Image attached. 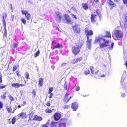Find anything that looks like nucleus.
<instances>
[{
    "label": "nucleus",
    "instance_id": "obj_1",
    "mask_svg": "<svg viewBox=\"0 0 127 127\" xmlns=\"http://www.w3.org/2000/svg\"><path fill=\"white\" fill-rule=\"evenodd\" d=\"M105 37L111 38V36L110 32L106 31L105 35L102 37L98 36L96 37L94 41V43L99 44V47L100 48H103L104 47L108 46L109 41L105 39L104 38Z\"/></svg>",
    "mask_w": 127,
    "mask_h": 127
},
{
    "label": "nucleus",
    "instance_id": "obj_2",
    "mask_svg": "<svg viewBox=\"0 0 127 127\" xmlns=\"http://www.w3.org/2000/svg\"><path fill=\"white\" fill-rule=\"evenodd\" d=\"M83 42L79 40L75 43V46H73L71 49L72 53L74 56H76L79 54L80 52V49L81 48Z\"/></svg>",
    "mask_w": 127,
    "mask_h": 127
},
{
    "label": "nucleus",
    "instance_id": "obj_3",
    "mask_svg": "<svg viewBox=\"0 0 127 127\" xmlns=\"http://www.w3.org/2000/svg\"><path fill=\"white\" fill-rule=\"evenodd\" d=\"M120 27L118 26L116 27V29H115L113 31L112 37L115 40H119V38H122L123 35V32L121 30L117 29Z\"/></svg>",
    "mask_w": 127,
    "mask_h": 127
},
{
    "label": "nucleus",
    "instance_id": "obj_4",
    "mask_svg": "<svg viewBox=\"0 0 127 127\" xmlns=\"http://www.w3.org/2000/svg\"><path fill=\"white\" fill-rule=\"evenodd\" d=\"M90 69L91 73L93 75L94 77L99 78L105 77V75L104 74L102 75L101 72L96 68L94 67L93 66H90Z\"/></svg>",
    "mask_w": 127,
    "mask_h": 127
},
{
    "label": "nucleus",
    "instance_id": "obj_5",
    "mask_svg": "<svg viewBox=\"0 0 127 127\" xmlns=\"http://www.w3.org/2000/svg\"><path fill=\"white\" fill-rule=\"evenodd\" d=\"M97 16L96 15L92 14L91 16L90 19L91 23L95 26L98 25V23L96 19Z\"/></svg>",
    "mask_w": 127,
    "mask_h": 127
},
{
    "label": "nucleus",
    "instance_id": "obj_6",
    "mask_svg": "<svg viewBox=\"0 0 127 127\" xmlns=\"http://www.w3.org/2000/svg\"><path fill=\"white\" fill-rule=\"evenodd\" d=\"M74 32L76 33L79 34L81 32V29L79 26L78 24H76L72 26Z\"/></svg>",
    "mask_w": 127,
    "mask_h": 127
},
{
    "label": "nucleus",
    "instance_id": "obj_7",
    "mask_svg": "<svg viewBox=\"0 0 127 127\" xmlns=\"http://www.w3.org/2000/svg\"><path fill=\"white\" fill-rule=\"evenodd\" d=\"M29 11L22 10L21 12L23 15H24L25 18L28 20H30L31 18V14L29 13Z\"/></svg>",
    "mask_w": 127,
    "mask_h": 127
},
{
    "label": "nucleus",
    "instance_id": "obj_8",
    "mask_svg": "<svg viewBox=\"0 0 127 127\" xmlns=\"http://www.w3.org/2000/svg\"><path fill=\"white\" fill-rule=\"evenodd\" d=\"M85 32L87 37L88 38L89 37V36L92 35L93 34V31L92 30H89V28L87 27L85 29Z\"/></svg>",
    "mask_w": 127,
    "mask_h": 127
},
{
    "label": "nucleus",
    "instance_id": "obj_9",
    "mask_svg": "<svg viewBox=\"0 0 127 127\" xmlns=\"http://www.w3.org/2000/svg\"><path fill=\"white\" fill-rule=\"evenodd\" d=\"M56 15L55 18L56 21L58 23L61 22L62 18V16L60 13L58 12L55 13Z\"/></svg>",
    "mask_w": 127,
    "mask_h": 127
},
{
    "label": "nucleus",
    "instance_id": "obj_10",
    "mask_svg": "<svg viewBox=\"0 0 127 127\" xmlns=\"http://www.w3.org/2000/svg\"><path fill=\"white\" fill-rule=\"evenodd\" d=\"M60 123L59 124L58 127H65L66 124L67 120L65 118L61 119L60 120Z\"/></svg>",
    "mask_w": 127,
    "mask_h": 127
},
{
    "label": "nucleus",
    "instance_id": "obj_11",
    "mask_svg": "<svg viewBox=\"0 0 127 127\" xmlns=\"http://www.w3.org/2000/svg\"><path fill=\"white\" fill-rule=\"evenodd\" d=\"M107 3L110 9H112L114 7L116 6V4L111 0H107Z\"/></svg>",
    "mask_w": 127,
    "mask_h": 127
},
{
    "label": "nucleus",
    "instance_id": "obj_12",
    "mask_svg": "<svg viewBox=\"0 0 127 127\" xmlns=\"http://www.w3.org/2000/svg\"><path fill=\"white\" fill-rule=\"evenodd\" d=\"M31 118H30V116L28 121L29 122H31L32 120L38 121H42L43 119V118L41 116H38L37 115H35L34 116V117L32 120L31 119Z\"/></svg>",
    "mask_w": 127,
    "mask_h": 127
},
{
    "label": "nucleus",
    "instance_id": "obj_13",
    "mask_svg": "<svg viewBox=\"0 0 127 127\" xmlns=\"http://www.w3.org/2000/svg\"><path fill=\"white\" fill-rule=\"evenodd\" d=\"M61 116V114L60 113L56 112L54 115V119L55 121H58L60 119Z\"/></svg>",
    "mask_w": 127,
    "mask_h": 127
},
{
    "label": "nucleus",
    "instance_id": "obj_14",
    "mask_svg": "<svg viewBox=\"0 0 127 127\" xmlns=\"http://www.w3.org/2000/svg\"><path fill=\"white\" fill-rule=\"evenodd\" d=\"M87 41H86L87 46L88 48L90 50L91 49V46L92 40L91 39H89V37L88 38L87 37Z\"/></svg>",
    "mask_w": 127,
    "mask_h": 127
},
{
    "label": "nucleus",
    "instance_id": "obj_15",
    "mask_svg": "<svg viewBox=\"0 0 127 127\" xmlns=\"http://www.w3.org/2000/svg\"><path fill=\"white\" fill-rule=\"evenodd\" d=\"M22 119H26L28 118V116L25 112H22L17 115Z\"/></svg>",
    "mask_w": 127,
    "mask_h": 127
},
{
    "label": "nucleus",
    "instance_id": "obj_16",
    "mask_svg": "<svg viewBox=\"0 0 127 127\" xmlns=\"http://www.w3.org/2000/svg\"><path fill=\"white\" fill-rule=\"evenodd\" d=\"M71 107L73 111H76L78 108V104L76 102H73L72 104Z\"/></svg>",
    "mask_w": 127,
    "mask_h": 127
},
{
    "label": "nucleus",
    "instance_id": "obj_17",
    "mask_svg": "<svg viewBox=\"0 0 127 127\" xmlns=\"http://www.w3.org/2000/svg\"><path fill=\"white\" fill-rule=\"evenodd\" d=\"M65 19L66 20V22L68 23H71L72 22L70 18V17L67 14H65L64 15Z\"/></svg>",
    "mask_w": 127,
    "mask_h": 127
},
{
    "label": "nucleus",
    "instance_id": "obj_18",
    "mask_svg": "<svg viewBox=\"0 0 127 127\" xmlns=\"http://www.w3.org/2000/svg\"><path fill=\"white\" fill-rule=\"evenodd\" d=\"M11 86L15 88H18L20 86L23 87L25 86V85L23 84H19L18 83H14L12 84L11 85Z\"/></svg>",
    "mask_w": 127,
    "mask_h": 127
},
{
    "label": "nucleus",
    "instance_id": "obj_19",
    "mask_svg": "<svg viewBox=\"0 0 127 127\" xmlns=\"http://www.w3.org/2000/svg\"><path fill=\"white\" fill-rule=\"evenodd\" d=\"M69 95V94L67 92L64 96L63 101L65 103H67L69 100L68 98V96Z\"/></svg>",
    "mask_w": 127,
    "mask_h": 127
},
{
    "label": "nucleus",
    "instance_id": "obj_20",
    "mask_svg": "<svg viewBox=\"0 0 127 127\" xmlns=\"http://www.w3.org/2000/svg\"><path fill=\"white\" fill-rule=\"evenodd\" d=\"M43 81L44 79L43 78L41 77L39 79L38 83L39 87H41L43 86Z\"/></svg>",
    "mask_w": 127,
    "mask_h": 127
},
{
    "label": "nucleus",
    "instance_id": "obj_21",
    "mask_svg": "<svg viewBox=\"0 0 127 127\" xmlns=\"http://www.w3.org/2000/svg\"><path fill=\"white\" fill-rule=\"evenodd\" d=\"M82 8L85 10H87L89 8V6L87 3H82Z\"/></svg>",
    "mask_w": 127,
    "mask_h": 127
},
{
    "label": "nucleus",
    "instance_id": "obj_22",
    "mask_svg": "<svg viewBox=\"0 0 127 127\" xmlns=\"http://www.w3.org/2000/svg\"><path fill=\"white\" fill-rule=\"evenodd\" d=\"M7 16L6 13H5L3 16H2V23L3 25H4V27H6V23L5 22L4 18H6L7 17Z\"/></svg>",
    "mask_w": 127,
    "mask_h": 127
},
{
    "label": "nucleus",
    "instance_id": "obj_23",
    "mask_svg": "<svg viewBox=\"0 0 127 127\" xmlns=\"http://www.w3.org/2000/svg\"><path fill=\"white\" fill-rule=\"evenodd\" d=\"M58 122L52 121L51 123V127H57V123Z\"/></svg>",
    "mask_w": 127,
    "mask_h": 127
},
{
    "label": "nucleus",
    "instance_id": "obj_24",
    "mask_svg": "<svg viewBox=\"0 0 127 127\" xmlns=\"http://www.w3.org/2000/svg\"><path fill=\"white\" fill-rule=\"evenodd\" d=\"M16 117V116L15 115L14 117H13L11 119V122L9 123V124H10L11 123L12 125H14L16 122V119L15 118Z\"/></svg>",
    "mask_w": 127,
    "mask_h": 127
},
{
    "label": "nucleus",
    "instance_id": "obj_25",
    "mask_svg": "<svg viewBox=\"0 0 127 127\" xmlns=\"http://www.w3.org/2000/svg\"><path fill=\"white\" fill-rule=\"evenodd\" d=\"M6 109L8 113H10L12 111V108L11 106L10 105H7L6 107Z\"/></svg>",
    "mask_w": 127,
    "mask_h": 127
},
{
    "label": "nucleus",
    "instance_id": "obj_26",
    "mask_svg": "<svg viewBox=\"0 0 127 127\" xmlns=\"http://www.w3.org/2000/svg\"><path fill=\"white\" fill-rule=\"evenodd\" d=\"M19 65H14L13 66V69H12V71L13 72H14L16 70H17L19 67Z\"/></svg>",
    "mask_w": 127,
    "mask_h": 127
},
{
    "label": "nucleus",
    "instance_id": "obj_27",
    "mask_svg": "<svg viewBox=\"0 0 127 127\" xmlns=\"http://www.w3.org/2000/svg\"><path fill=\"white\" fill-rule=\"evenodd\" d=\"M54 110V109L51 110L49 108H47L45 110V112L47 113H50L52 112V111Z\"/></svg>",
    "mask_w": 127,
    "mask_h": 127
},
{
    "label": "nucleus",
    "instance_id": "obj_28",
    "mask_svg": "<svg viewBox=\"0 0 127 127\" xmlns=\"http://www.w3.org/2000/svg\"><path fill=\"white\" fill-rule=\"evenodd\" d=\"M63 47L62 45V44L60 45V43H58L57 44L55 45L54 47L55 48H63Z\"/></svg>",
    "mask_w": 127,
    "mask_h": 127
},
{
    "label": "nucleus",
    "instance_id": "obj_29",
    "mask_svg": "<svg viewBox=\"0 0 127 127\" xmlns=\"http://www.w3.org/2000/svg\"><path fill=\"white\" fill-rule=\"evenodd\" d=\"M7 93L5 92L4 93L3 95H2L1 96V98L5 100L6 97V94Z\"/></svg>",
    "mask_w": 127,
    "mask_h": 127
},
{
    "label": "nucleus",
    "instance_id": "obj_30",
    "mask_svg": "<svg viewBox=\"0 0 127 127\" xmlns=\"http://www.w3.org/2000/svg\"><path fill=\"white\" fill-rule=\"evenodd\" d=\"M5 28L4 27V32L3 33V37H7V31Z\"/></svg>",
    "mask_w": 127,
    "mask_h": 127
},
{
    "label": "nucleus",
    "instance_id": "obj_31",
    "mask_svg": "<svg viewBox=\"0 0 127 127\" xmlns=\"http://www.w3.org/2000/svg\"><path fill=\"white\" fill-rule=\"evenodd\" d=\"M40 53V51L39 50H37L34 54V57L36 58L38 56Z\"/></svg>",
    "mask_w": 127,
    "mask_h": 127
},
{
    "label": "nucleus",
    "instance_id": "obj_32",
    "mask_svg": "<svg viewBox=\"0 0 127 127\" xmlns=\"http://www.w3.org/2000/svg\"><path fill=\"white\" fill-rule=\"evenodd\" d=\"M96 13L97 15L99 16V17H100L101 16V15L100 14V11L99 10L96 9Z\"/></svg>",
    "mask_w": 127,
    "mask_h": 127
},
{
    "label": "nucleus",
    "instance_id": "obj_33",
    "mask_svg": "<svg viewBox=\"0 0 127 127\" xmlns=\"http://www.w3.org/2000/svg\"><path fill=\"white\" fill-rule=\"evenodd\" d=\"M21 22L22 23L26 25V20L25 19V18L23 17L22 18H21Z\"/></svg>",
    "mask_w": 127,
    "mask_h": 127
},
{
    "label": "nucleus",
    "instance_id": "obj_34",
    "mask_svg": "<svg viewBox=\"0 0 127 127\" xmlns=\"http://www.w3.org/2000/svg\"><path fill=\"white\" fill-rule=\"evenodd\" d=\"M90 70L88 68H86L85 70L84 71L85 74L86 75L89 74L90 73Z\"/></svg>",
    "mask_w": 127,
    "mask_h": 127
},
{
    "label": "nucleus",
    "instance_id": "obj_35",
    "mask_svg": "<svg viewBox=\"0 0 127 127\" xmlns=\"http://www.w3.org/2000/svg\"><path fill=\"white\" fill-rule=\"evenodd\" d=\"M25 77L27 79H30L29 74L28 72H26L25 73Z\"/></svg>",
    "mask_w": 127,
    "mask_h": 127
},
{
    "label": "nucleus",
    "instance_id": "obj_36",
    "mask_svg": "<svg viewBox=\"0 0 127 127\" xmlns=\"http://www.w3.org/2000/svg\"><path fill=\"white\" fill-rule=\"evenodd\" d=\"M77 63H78V62L77 61L76 58H75L72 60L71 62V63L72 64H75Z\"/></svg>",
    "mask_w": 127,
    "mask_h": 127
},
{
    "label": "nucleus",
    "instance_id": "obj_37",
    "mask_svg": "<svg viewBox=\"0 0 127 127\" xmlns=\"http://www.w3.org/2000/svg\"><path fill=\"white\" fill-rule=\"evenodd\" d=\"M83 57H78L77 58H76L77 61L78 62H80L83 59Z\"/></svg>",
    "mask_w": 127,
    "mask_h": 127
},
{
    "label": "nucleus",
    "instance_id": "obj_38",
    "mask_svg": "<svg viewBox=\"0 0 127 127\" xmlns=\"http://www.w3.org/2000/svg\"><path fill=\"white\" fill-rule=\"evenodd\" d=\"M64 88L65 90H66L67 91H68L69 90V88L67 87V85L65 83L64 84Z\"/></svg>",
    "mask_w": 127,
    "mask_h": 127
},
{
    "label": "nucleus",
    "instance_id": "obj_39",
    "mask_svg": "<svg viewBox=\"0 0 127 127\" xmlns=\"http://www.w3.org/2000/svg\"><path fill=\"white\" fill-rule=\"evenodd\" d=\"M33 95V97H35L36 95V92L35 89H33L32 90V92L31 93Z\"/></svg>",
    "mask_w": 127,
    "mask_h": 127
},
{
    "label": "nucleus",
    "instance_id": "obj_40",
    "mask_svg": "<svg viewBox=\"0 0 127 127\" xmlns=\"http://www.w3.org/2000/svg\"><path fill=\"white\" fill-rule=\"evenodd\" d=\"M18 42L17 43H15L14 44L12 45L11 46V47H12L13 48H15L17 47L18 46Z\"/></svg>",
    "mask_w": 127,
    "mask_h": 127
},
{
    "label": "nucleus",
    "instance_id": "obj_41",
    "mask_svg": "<svg viewBox=\"0 0 127 127\" xmlns=\"http://www.w3.org/2000/svg\"><path fill=\"white\" fill-rule=\"evenodd\" d=\"M49 90L48 92V94H50L51 93H52V92L53 91V89L52 87H50L49 88Z\"/></svg>",
    "mask_w": 127,
    "mask_h": 127
},
{
    "label": "nucleus",
    "instance_id": "obj_42",
    "mask_svg": "<svg viewBox=\"0 0 127 127\" xmlns=\"http://www.w3.org/2000/svg\"><path fill=\"white\" fill-rule=\"evenodd\" d=\"M8 97L11 101H13L14 100V97L11 96V95H9Z\"/></svg>",
    "mask_w": 127,
    "mask_h": 127
},
{
    "label": "nucleus",
    "instance_id": "obj_43",
    "mask_svg": "<svg viewBox=\"0 0 127 127\" xmlns=\"http://www.w3.org/2000/svg\"><path fill=\"white\" fill-rule=\"evenodd\" d=\"M2 75L0 73V83H1L2 82Z\"/></svg>",
    "mask_w": 127,
    "mask_h": 127
},
{
    "label": "nucleus",
    "instance_id": "obj_44",
    "mask_svg": "<svg viewBox=\"0 0 127 127\" xmlns=\"http://www.w3.org/2000/svg\"><path fill=\"white\" fill-rule=\"evenodd\" d=\"M69 105H65L64 106L63 108L65 109H67L69 108Z\"/></svg>",
    "mask_w": 127,
    "mask_h": 127
},
{
    "label": "nucleus",
    "instance_id": "obj_45",
    "mask_svg": "<svg viewBox=\"0 0 127 127\" xmlns=\"http://www.w3.org/2000/svg\"><path fill=\"white\" fill-rule=\"evenodd\" d=\"M80 89V87L78 86H77L75 88V90L76 91H78Z\"/></svg>",
    "mask_w": 127,
    "mask_h": 127
},
{
    "label": "nucleus",
    "instance_id": "obj_46",
    "mask_svg": "<svg viewBox=\"0 0 127 127\" xmlns=\"http://www.w3.org/2000/svg\"><path fill=\"white\" fill-rule=\"evenodd\" d=\"M46 105L48 106H49L51 105V103L49 101L47 102Z\"/></svg>",
    "mask_w": 127,
    "mask_h": 127
},
{
    "label": "nucleus",
    "instance_id": "obj_47",
    "mask_svg": "<svg viewBox=\"0 0 127 127\" xmlns=\"http://www.w3.org/2000/svg\"><path fill=\"white\" fill-rule=\"evenodd\" d=\"M6 86L5 85H2V86H0V89H3L5 88Z\"/></svg>",
    "mask_w": 127,
    "mask_h": 127
},
{
    "label": "nucleus",
    "instance_id": "obj_48",
    "mask_svg": "<svg viewBox=\"0 0 127 127\" xmlns=\"http://www.w3.org/2000/svg\"><path fill=\"white\" fill-rule=\"evenodd\" d=\"M3 106V104L2 102L0 101V109H1Z\"/></svg>",
    "mask_w": 127,
    "mask_h": 127
},
{
    "label": "nucleus",
    "instance_id": "obj_49",
    "mask_svg": "<svg viewBox=\"0 0 127 127\" xmlns=\"http://www.w3.org/2000/svg\"><path fill=\"white\" fill-rule=\"evenodd\" d=\"M123 3L127 5V0H123Z\"/></svg>",
    "mask_w": 127,
    "mask_h": 127
},
{
    "label": "nucleus",
    "instance_id": "obj_50",
    "mask_svg": "<svg viewBox=\"0 0 127 127\" xmlns=\"http://www.w3.org/2000/svg\"><path fill=\"white\" fill-rule=\"evenodd\" d=\"M16 74L18 76H21L20 74H19V72L18 71H17L16 72Z\"/></svg>",
    "mask_w": 127,
    "mask_h": 127
},
{
    "label": "nucleus",
    "instance_id": "obj_51",
    "mask_svg": "<svg viewBox=\"0 0 127 127\" xmlns=\"http://www.w3.org/2000/svg\"><path fill=\"white\" fill-rule=\"evenodd\" d=\"M114 45V43L113 42H112L111 43V47H109V48L110 49H111V48H113V46Z\"/></svg>",
    "mask_w": 127,
    "mask_h": 127
},
{
    "label": "nucleus",
    "instance_id": "obj_52",
    "mask_svg": "<svg viewBox=\"0 0 127 127\" xmlns=\"http://www.w3.org/2000/svg\"><path fill=\"white\" fill-rule=\"evenodd\" d=\"M41 127H49L48 126L46 125V124H44L43 125L41 126Z\"/></svg>",
    "mask_w": 127,
    "mask_h": 127
},
{
    "label": "nucleus",
    "instance_id": "obj_53",
    "mask_svg": "<svg viewBox=\"0 0 127 127\" xmlns=\"http://www.w3.org/2000/svg\"><path fill=\"white\" fill-rule=\"evenodd\" d=\"M50 95L49 96V98H51L53 96V93H51L50 94Z\"/></svg>",
    "mask_w": 127,
    "mask_h": 127
},
{
    "label": "nucleus",
    "instance_id": "obj_54",
    "mask_svg": "<svg viewBox=\"0 0 127 127\" xmlns=\"http://www.w3.org/2000/svg\"><path fill=\"white\" fill-rule=\"evenodd\" d=\"M126 94L125 93H123V94H122L121 95V97H125V96H126Z\"/></svg>",
    "mask_w": 127,
    "mask_h": 127
},
{
    "label": "nucleus",
    "instance_id": "obj_55",
    "mask_svg": "<svg viewBox=\"0 0 127 127\" xmlns=\"http://www.w3.org/2000/svg\"><path fill=\"white\" fill-rule=\"evenodd\" d=\"M14 16L13 15H12L11 16V19H12V20L13 21L14 19Z\"/></svg>",
    "mask_w": 127,
    "mask_h": 127
},
{
    "label": "nucleus",
    "instance_id": "obj_56",
    "mask_svg": "<svg viewBox=\"0 0 127 127\" xmlns=\"http://www.w3.org/2000/svg\"><path fill=\"white\" fill-rule=\"evenodd\" d=\"M114 1L116 3H119L120 2V0H114Z\"/></svg>",
    "mask_w": 127,
    "mask_h": 127
},
{
    "label": "nucleus",
    "instance_id": "obj_57",
    "mask_svg": "<svg viewBox=\"0 0 127 127\" xmlns=\"http://www.w3.org/2000/svg\"><path fill=\"white\" fill-rule=\"evenodd\" d=\"M71 15L72 16H73V18H75L76 19H77V18L76 16L75 15H74L73 14H71Z\"/></svg>",
    "mask_w": 127,
    "mask_h": 127
},
{
    "label": "nucleus",
    "instance_id": "obj_58",
    "mask_svg": "<svg viewBox=\"0 0 127 127\" xmlns=\"http://www.w3.org/2000/svg\"><path fill=\"white\" fill-rule=\"evenodd\" d=\"M94 2H95V3H97L99 2L98 0H93Z\"/></svg>",
    "mask_w": 127,
    "mask_h": 127
},
{
    "label": "nucleus",
    "instance_id": "obj_59",
    "mask_svg": "<svg viewBox=\"0 0 127 127\" xmlns=\"http://www.w3.org/2000/svg\"><path fill=\"white\" fill-rule=\"evenodd\" d=\"M66 64V63H63L61 64V66L62 67H64V66H65V65Z\"/></svg>",
    "mask_w": 127,
    "mask_h": 127
},
{
    "label": "nucleus",
    "instance_id": "obj_60",
    "mask_svg": "<svg viewBox=\"0 0 127 127\" xmlns=\"http://www.w3.org/2000/svg\"><path fill=\"white\" fill-rule=\"evenodd\" d=\"M56 42H55V40H54L52 42V44L53 45L54 44H56Z\"/></svg>",
    "mask_w": 127,
    "mask_h": 127
},
{
    "label": "nucleus",
    "instance_id": "obj_61",
    "mask_svg": "<svg viewBox=\"0 0 127 127\" xmlns=\"http://www.w3.org/2000/svg\"><path fill=\"white\" fill-rule=\"evenodd\" d=\"M67 13H71V11L69 10H68L67 11Z\"/></svg>",
    "mask_w": 127,
    "mask_h": 127
},
{
    "label": "nucleus",
    "instance_id": "obj_62",
    "mask_svg": "<svg viewBox=\"0 0 127 127\" xmlns=\"http://www.w3.org/2000/svg\"><path fill=\"white\" fill-rule=\"evenodd\" d=\"M23 103L24 105H25L26 103V102L25 101H24L23 102Z\"/></svg>",
    "mask_w": 127,
    "mask_h": 127
},
{
    "label": "nucleus",
    "instance_id": "obj_63",
    "mask_svg": "<svg viewBox=\"0 0 127 127\" xmlns=\"http://www.w3.org/2000/svg\"><path fill=\"white\" fill-rule=\"evenodd\" d=\"M72 96H70L69 98H68L70 100V99L72 98Z\"/></svg>",
    "mask_w": 127,
    "mask_h": 127
},
{
    "label": "nucleus",
    "instance_id": "obj_64",
    "mask_svg": "<svg viewBox=\"0 0 127 127\" xmlns=\"http://www.w3.org/2000/svg\"><path fill=\"white\" fill-rule=\"evenodd\" d=\"M16 109H14L13 110V112H12V113H14V110H15Z\"/></svg>",
    "mask_w": 127,
    "mask_h": 127
}]
</instances>
